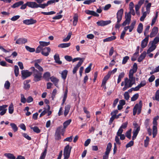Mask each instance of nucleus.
Listing matches in <instances>:
<instances>
[{"label": "nucleus", "instance_id": "nucleus-24", "mask_svg": "<svg viewBox=\"0 0 159 159\" xmlns=\"http://www.w3.org/2000/svg\"><path fill=\"white\" fill-rule=\"evenodd\" d=\"M146 55V52L145 51L143 52L139 57L138 61L139 62H141L145 58Z\"/></svg>", "mask_w": 159, "mask_h": 159}, {"label": "nucleus", "instance_id": "nucleus-58", "mask_svg": "<svg viewBox=\"0 0 159 159\" xmlns=\"http://www.w3.org/2000/svg\"><path fill=\"white\" fill-rule=\"evenodd\" d=\"M59 1V0H50L48 1L47 3L48 5L51 4H52L55 3L56 2H58Z\"/></svg>", "mask_w": 159, "mask_h": 159}, {"label": "nucleus", "instance_id": "nucleus-8", "mask_svg": "<svg viewBox=\"0 0 159 159\" xmlns=\"http://www.w3.org/2000/svg\"><path fill=\"white\" fill-rule=\"evenodd\" d=\"M62 126L58 127L55 133V137L56 139L59 140L61 139V128Z\"/></svg>", "mask_w": 159, "mask_h": 159}, {"label": "nucleus", "instance_id": "nucleus-48", "mask_svg": "<svg viewBox=\"0 0 159 159\" xmlns=\"http://www.w3.org/2000/svg\"><path fill=\"white\" fill-rule=\"evenodd\" d=\"M132 129H130L129 131H127L126 134V136L128 139H130L131 138V132Z\"/></svg>", "mask_w": 159, "mask_h": 159}, {"label": "nucleus", "instance_id": "nucleus-35", "mask_svg": "<svg viewBox=\"0 0 159 159\" xmlns=\"http://www.w3.org/2000/svg\"><path fill=\"white\" fill-rule=\"evenodd\" d=\"M143 25L142 23H140L137 29V31L138 33L140 34L143 31Z\"/></svg>", "mask_w": 159, "mask_h": 159}, {"label": "nucleus", "instance_id": "nucleus-44", "mask_svg": "<svg viewBox=\"0 0 159 159\" xmlns=\"http://www.w3.org/2000/svg\"><path fill=\"white\" fill-rule=\"evenodd\" d=\"M10 125L14 132H16L17 131L18 128L15 124L11 123L10 124Z\"/></svg>", "mask_w": 159, "mask_h": 159}, {"label": "nucleus", "instance_id": "nucleus-32", "mask_svg": "<svg viewBox=\"0 0 159 159\" xmlns=\"http://www.w3.org/2000/svg\"><path fill=\"white\" fill-rule=\"evenodd\" d=\"M70 45V43H63L59 44L58 45V47L62 48H67L69 47Z\"/></svg>", "mask_w": 159, "mask_h": 159}, {"label": "nucleus", "instance_id": "nucleus-51", "mask_svg": "<svg viewBox=\"0 0 159 159\" xmlns=\"http://www.w3.org/2000/svg\"><path fill=\"white\" fill-rule=\"evenodd\" d=\"M149 138L148 136H146V139L144 140V146L145 147H148L149 142Z\"/></svg>", "mask_w": 159, "mask_h": 159}, {"label": "nucleus", "instance_id": "nucleus-52", "mask_svg": "<svg viewBox=\"0 0 159 159\" xmlns=\"http://www.w3.org/2000/svg\"><path fill=\"white\" fill-rule=\"evenodd\" d=\"M20 96V101L21 102L24 103H25L26 102V99L24 95L23 94H21Z\"/></svg>", "mask_w": 159, "mask_h": 159}, {"label": "nucleus", "instance_id": "nucleus-26", "mask_svg": "<svg viewBox=\"0 0 159 159\" xmlns=\"http://www.w3.org/2000/svg\"><path fill=\"white\" fill-rule=\"evenodd\" d=\"M125 21L127 23V24H129L131 20V15L129 13H127L126 14L125 13Z\"/></svg>", "mask_w": 159, "mask_h": 159}, {"label": "nucleus", "instance_id": "nucleus-29", "mask_svg": "<svg viewBox=\"0 0 159 159\" xmlns=\"http://www.w3.org/2000/svg\"><path fill=\"white\" fill-rule=\"evenodd\" d=\"M24 3V2L22 1H20L18 2L15 3L11 7L13 8L18 7L22 5Z\"/></svg>", "mask_w": 159, "mask_h": 159}, {"label": "nucleus", "instance_id": "nucleus-20", "mask_svg": "<svg viewBox=\"0 0 159 159\" xmlns=\"http://www.w3.org/2000/svg\"><path fill=\"white\" fill-rule=\"evenodd\" d=\"M146 82L145 80L142 81L139 84L135 87L134 89L135 90H137V91H138L141 88L144 86L146 85Z\"/></svg>", "mask_w": 159, "mask_h": 159}, {"label": "nucleus", "instance_id": "nucleus-31", "mask_svg": "<svg viewBox=\"0 0 159 159\" xmlns=\"http://www.w3.org/2000/svg\"><path fill=\"white\" fill-rule=\"evenodd\" d=\"M78 21V16L76 14L74 15L73 17V25L75 26Z\"/></svg>", "mask_w": 159, "mask_h": 159}, {"label": "nucleus", "instance_id": "nucleus-59", "mask_svg": "<svg viewBox=\"0 0 159 159\" xmlns=\"http://www.w3.org/2000/svg\"><path fill=\"white\" fill-rule=\"evenodd\" d=\"M129 59V57L128 56H126L124 57L123 58L122 64H125Z\"/></svg>", "mask_w": 159, "mask_h": 159}, {"label": "nucleus", "instance_id": "nucleus-23", "mask_svg": "<svg viewBox=\"0 0 159 159\" xmlns=\"http://www.w3.org/2000/svg\"><path fill=\"white\" fill-rule=\"evenodd\" d=\"M30 80H26L24 82V88L26 90H28L30 87V85L29 84Z\"/></svg>", "mask_w": 159, "mask_h": 159}, {"label": "nucleus", "instance_id": "nucleus-25", "mask_svg": "<svg viewBox=\"0 0 159 159\" xmlns=\"http://www.w3.org/2000/svg\"><path fill=\"white\" fill-rule=\"evenodd\" d=\"M50 79L51 81L57 87H58L57 85L59 80L53 76L50 77Z\"/></svg>", "mask_w": 159, "mask_h": 159}, {"label": "nucleus", "instance_id": "nucleus-28", "mask_svg": "<svg viewBox=\"0 0 159 159\" xmlns=\"http://www.w3.org/2000/svg\"><path fill=\"white\" fill-rule=\"evenodd\" d=\"M156 48V45L155 44H152L151 46L149 47L147 51V53L149 54L151 52L154 51Z\"/></svg>", "mask_w": 159, "mask_h": 159}, {"label": "nucleus", "instance_id": "nucleus-63", "mask_svg": "<svg viewBox=\"0 0 159 159\" xmlns=\"http://www.w3.org/2000/svg\"><path fill=\"white\" fill-rule=\"evenodd\" d=\"M42 47H41V46L40 45L37 48L36 50V53H39L41 52V51H42L43 49Z\"/></svg>", "mask_w": 159, "mask_h": 159}, {"label": "nucleus", "instance_id": "nucleus-47", "mask_svg": "<svg viewBox=\"0 0 159 159\" xmlns=\"http://www.w3.org/2000/svg\"><path fill=\"white\" fill-rule=\"evenodd\" d=\"M14 73L16 76L17 77L19 75V69L18 67L16 65L14 66Z\"/></svg>", "mask_w": 159, "mask_h": 159}, {"label": "nucleus", "instance_id": "nucleus-3", "mask_svg": "<svg viewBox=\"0 0 159 159\" xmlns=\"http://www.w3.org/2000/svg\"><path fill=\"white\" fill-rule=\"evenodd\" d=\"M142 107V102L140 101L138 103L136 104L134 106L133 109V115L135 116L137 113L138 115L141 112Z\"/></svg>", "mask_w": 159, "mask_h": 159}, {"label": "nucleus", "instance_id": "nucleus-9", "mask_svg": "<svg viewBox=\"0 0 159 159\" xmlns=\"http://www.w3.org/2000/svg\"><path fill=\"white\" fill-rule=\"evenodd\" d=\"M31 74L32 73L28 70H24L21 71L22 78L23 80L30 76Z\"/></svg>", "mask_w": 159, "mask_h": 159}, {"label": "nucleus", "instance_id": "nucleus-33", "mask_svg": "<svg viewBox=\"0 0 159 159\" xmlns=\"http://www.w3.org/2000/svg\"><path fill=\"white\" fill-rule=\"evenodd\" d=\"M54 60L56 62L59 64H61L62 62L60 60V58L58 54H56L54 56Z\"/></svg>", "mask_w": 159, "mask_h": 159}, {"label": "nucleus", "instance_id": "nucleus-16", "mask_svg": "<svg viewBox=\"0 0 159 159\" xmlns=\"http://www.w3.org/2000/svg\"><path fill=\"white\" fill-rule=\"evenodd\" d=\"M137 65L136 63H135L133 65L132 69L130 70L129 74L134 76V74L137 71Z\"/></svg>", "mask_w": 159, "mask_h": 159}, {"label": "nucleus", "instance_id": "nucleus-42", "mask_svg": "<svg viewBox=\"0 0 159 159\" xmlns=\"http://www.w3.org/2000/svg\"><path fill=\"white\" fill-rule=\"evenodd\" d=\"M68 71L66 70H65L62 72L61 73V77L64 80H65Z\"/></svg>", "mask_w": 159, "mask_h": 159}, {"label": "nucleus", "instance_id": "nucleus-60", "mask_svg": "<svg viewBox=\"0 0 159 159\" xmlns=\"http://www.w3.org/2000/svg\"><path fill=\"white\" fill-rule=\"evenodd\" d=\"M150 26L149 25L146 26L144 32V35L146 36L147 34L148 33L149 30L150 29Z\"/></svg>", "mask_w": 159, "mask_h": 159}, {"label": "nucleus", "instance_id": "nucleus-17", "mask_svg": "<svg viewBox=\"0 0 159 159\" xmlns=\"http://www.w3.org/2000/svg\"><path fill=\"white\" fill-rule=\"evenodd\" d=\"M27 6L30 7L34 8H37L38 7V4L35 2H27Z\"/></svg>", "mask_w": 159, "mask_h": 159}, {"label": "nucleus", "instance_id": "nucleus-54", "mask_svg": "<svg viewBox=\"0 0 159 159\" xmlns=\"http://www.w3.org/2000/svg\"><path fill=\"white\" fill-rule=\"evenodd\" d=\"M148 12L147 11H145L143 13L142 16H141L140 18V21H144L145 18L146 17Z\"/></svg>", "mask_w": 159, "mask_h": 159}, {"label": "nucleus", "instance_id": "nucleus-30", "mask_svg": "<svg viewBox=\"0 0 159 159\" xmlns=\"http://www.w3.org/2000/svg\"><path fill=\"white\" fill-rule=\"evenodd\" d=\"M4 155L9 159H15L16 157L13 154L11 153H6L4 154Z\"/></svg>", "mask_w": 159, "mask_h": 159}, {"label": "nucleus", "instance_id": "nucleus-50", "mask_svg": "<svg viewBox=\"0 0 159 159\" xmlns=\"http://www.w3.org/2000/svg\"><path fill=\"white\" fill-rule=\"evenodd\" d=\"M25 48L26 49L30 52H33L35 51V49L33 48H31L28 46H26Z\"/></svg>", "mask_w": 159, "mask_h": 159}, {"label": "nucleus", "instance_id": "nucleus-34", "mask_svg": "<svg viewBox=\"0 0 159 159\" xmlns=\"http://www.w3.org/2000/svg\"><path fill=\"white\" fill-rule=\"evenodd\" d=\"M125 75V74L124 72H121L120 74L117 79V84H119L121 81V79L124 77Z\"/></svg>", "mask_w": 159, "mask_h": 159}, {"label": "nucleus", "instance_id": "nucleus-22", "mask_svg": "<svg viewBox=\"0 0 159 159\" xmlns=\"http://www.w3.org/2000/svg\"><path fill=\"white\" fill-rule=\"evenodd\" d=\"M111 76L108 73L107 75H106L104 78L102 84V86H104L105 85L106 82L109 79Z\"/></svg>", "mask_w": 159, "mask_h": 159}, {"label": "nucleus", "instance_id": "nucleus-19", "mask_svg": "<svg viewBox=\"0 0 159 159\" xmlns=\"http://www.w3.org/2000/svg\"><path fill=\"white\" fill-rule=\"evenodd\" d=\"M27 42L26 39L20 38L17 39L16 42V43L18 44H21L25 43Z\"/></svg>", "mask_w": 159, "mask_h": 159}, {"label": "nucleus", "instance_id": "nucleus-21", "mask_svg": "<svg viewBox=\"0 0 159 159\" xmlns=\"http://www.w3.org/2000/svg\"><path fill=\"white\" fill-rule=\"evenodd\" d=\"M83 62V61H79L76 66L74 67L73 70V73L74 74L76 73V71L78 70L79 68L81 66Z\"/></svg>", "mask_w": 159, "mask_h": 159}, {"label": "nucleus", "instance_id": "nucleus-40", "mask_svg": "<svg viewBox=\"0 0 159 159\" xmlns=\"http://www.w3.org/2000/svg\"><path fill=\"white\" fill-rule=\"evenodd\" d=\"M30 127L31 129H33L34 132L37 133H39L40 132V130L37 126L33 127L32 126H30Z\"/></svg>", "mask_w": 159, "mask_h": 159}, {"label": "nucleus", "instance_id": "nucleus-45", "mask_svg": "<svg viewBox=\"0 0 159 159\" xmlns=\"http://www.w3.org/2000/svg\"><path fill=\"white\" fill-rule=\"evenodd\" d=\"M9 113L10 114L13 113L14 111V107L12 103H11L8 108Z\"/></svg>", "mask_w": 159, "mask_h": 159}, {"label": "nucleus", "instance_id": "nucleus-49", "mask_svg": "<svg viewBox=\"0 0 159 159\" xmlns=\"http://www.w3.org/2000/svg\"><path fill=\"white\" fill-rule=\"evenodd\" d=\"M47 153V150L45 149L44 151L43 152L41 155L39 159H44Z\"/></svg>", "mask_w": 159, "mask_h": 159}, {"label": "nucleus", "instance_id": "nucleus-62", "mask_svg": "<svg viewBox=\"0 0 159 159\" xmlns=\"http://www.w3.org/2000/svg\"><path fill=\"white\" fill-rule=\"evenodd\" d=\"M23 136L28 140H30L31 139V138L27 134L23 133L22 134Z\"/></svg>", "mask_w": 159, "mask_h": 159}, {"label": "nucleus", "instance_id": "nucleus-43", "mask_svg": "<svg viewBox=\"0 0 159 159\" xmlns=\"http://www.w3.org/2000/svg\"><path fill=\"white\" fill-rule=\"evenodd\" d=\"M35 67L38 70L39 72L42 73L44 71L43 68L39 64L34 65Z\"/></svg>", "mask_w": 159, "mask_h": 159}, {"label": "nucleus", "instance_id": "nucleus-36", "mask_svg": "<svg viewBox=\"0 0 159 159\" xmlns=\"http://www.w3.org/2000/svg\"><path fill=\"white\" fill-rule=\"evenodd\" d=\"M70 108V106L69 105H68L65 107V110L64 112V115L65 116H66L68 114Z\"/></svg>", "mask_w": 159, "mask_h": 159}, {"label": "nucleus", "instance_id": "nucleus-10", "mask_svg": "<svg viewBox=\"0 0 159 159\" xmlns=\"http://www.w3.org/2000/svg\"><path fill=\"white\" fill-rule=\"evenodd\" d=\"M71 121V119H69L66 121H65L63 124V128L62 127L61 128V134L63 136L64 135V132L65 131V129L67 127V126L70 124Z\"/></svg>", "mask_w": 159, "mask_h": 159}, {"label": "nucleus", "instance_id": "nucleus-39", "mask_svg": "<svg viewBox=\"0 0 159 159\" xmlns=\"http://www.w3.org/2000/svg\"><path fill=\"white\" fill-rule=\"evenodd\" d=\"M72 34V33L71 32H70L68 34V35L67 37L64 39L63 40V42H66L68 41L70 38L71 35Z\"/></svg>", "mask_w": 159, "mask_h": 159}, {"label": "nucleus", "instance_id": "nucleus-11", "mask_svg": "<svg viewBox=\"0 0 159 159\" xmlns=\"http://www.w3.org/2000/svg\"><path fill=\"white\" fill-rule=\"evenodd\" d=\"M111 21L110 20L104 21L101 20L97 21L96 23L98 26H103L105 25H108L111 23Z\"/></svg>", "mask_w": 159, "mask_h": 159}, {"label": "nucleus", "instance_id": "nucleus-56", "mask_svg": "<svg viewBox=\"0 0 159 159\" xmlns=\"http://www.w3.org/2000/svg\"><path fill=\"white\" fill-rule=\"evenodd\" d=\"M139 97V94L136 93L131 98V101H135Z\"/></svg>", "mask_w": 159, "mask_h": 159}, {"label": "nucleus", "instance_id": "nucleus-2", "mask_svg": "<svg viewBox=\"0 0 159 159\" xmlns=\"http://www.w3.org/2000/svg\"><path fill=\"white\" fill-rule=\"evenodd\" d=\"M123 13V9H120L117 13V21L115 26V28L116 29H119L120 27V25L119 24V23L122 19Z\"/></svg>", "mask_w": 159, "mask_h": 159}, {"label": "nucleus", "instance_id": "nucleus-27", "mask_svg": "<svg viewBox=\"0 0 159 159\" xmlns=\"http://www.w3.org/2000/svg\"><path fill=\"white\" fill-rule=\"evenodd\" d=\"M116 37L115 36H111V37H108L103 39V41L104 42H110L115 39Z\"/></svg>", "mask_w": 159, "mask_h": 159}, {"label": "nucleus", "instance_id": "nucleus-53", "mask_svg": "<svg viewBox=\"0 0 159 159\" xmlns=\"http://www.w3.org/2000/svg\"><path fill=\"white\" fill-rule=\"evenodd\" d=\"M10 84L8 81H6L4 84L5 88L7 89H9Z\"/></svg>", "mask_w": 159, "mask_h": 159}, {"label": "nucleus", "instance_id": "nucleus-38", "mask_svg": "<svg viewBox=\"0 0 159 159\" xmlns=\"http://www.w3.org/2000/svg\"><path fill=\"white\" fill-rule=\"evenodd\" d=\"M50 76V74L48 72L45 73L43 75V77L46 80L48 81Z\"/></svg>", "mask_w": 159, "mask_h": 159}, {"label": "nucleus", "instance_id": "nucleus-55", "mask_svg": "<svg viewBox=\"0 0 159 159\" xmlns=\"http://www.w3.org/2000/svg\"><path fill=\"white\" fill-rule=\"evenodd\" d=\"M92 65V64L91 63L90 64L89 66L86 68L85 70V72L86 73H88L91 70Z\"/></svg>", "mask_w": 159, "mask_h": 159}, {"label": "nucleus", "instance_id": "nucleus-18", "mask_svg": "<svg viewBox=\"0 0 159 159\" xmlns=\"http://www.w3.org/2000/svg\"><path fill=\"white\" fill-rule=\"evenodd\" d=\"M149 37V35H148L147 37L142 41L141 47L142 48H144L146 46L148 42Z\"/></svg>", "mask_w": 159, "mask_h": 159}, {"label": "nucleus", "instance_id": "nucleus-46", "mask_svg": "<svg viewBox=\"0 0 159 159\" xmlns=\"http://www.w3.org/2000/svg\"><path fill=\"white\" fill-rule=\"evenodd\" d=\"M152 99L153 100H156L159 101V90H158L157 91L155 94V98L152 97Z\"/></svg>", "mask_w": 159, "mask_h": 159}, {"label": "nucleus", "instance_id": "nucleus-41", "mask_svg": "<svg viewBox=\"0 0 159 159\" xmlns=\"http://www.w3.org/2000/svg\"><path fill=\"white\" fill-rule=\"evenodd\" d=\"M39 43L40 44V45L41 46V47H42V48L43 47L47 46L50 44L49 42L40 41Z\"/></svg>", "mask_w": 159, "mask_h": 159}, {"label": "nucleus", "instance_id": "nucleus-13", "mask_svg": "<svg viewBox=\"0 0 159 159\" xmlns=\"http://www.w3.org/2000/svg\"><path fill=\"white\" fill-rule=\"evenodd\" d=\"M158 31V29L157 27H154L152 29V31L149 36L150 38L154 37L157 34Z\"/></svg>", "mask_w": 159, "mask_h": 159}, {"label": "nucleus", "instance_id": "nucleus-12", "mask_svg": "<svg viewBox=\"0 0 159 159\" xmlns=\"http://www.w3.org/2000/svg\"><path fill=\"white\" fill-rule=\"evenodd\" d=\"M51 51V49L49 47H45L43 48L41 51L42 54L44 56H48Z\"/></svg>", "mask_w": 159, "mask_h": 159}, {"label": "nucleus", "instance_id": "nucleus-37", "mask_svg": "<svg viewBox=\"0 0 159 159\" xmlns=\"http://www.w3.org/2000/svg\"><path fill=\"white\" fill-rule=\"evenodd\" d=\"M136 23V21L135 20L134 21L132 22L130 26H128V27H129V32H131L134 28Z\"/></svg>", "mask_w": 159, "mask_h": 159}, {"label": "nucleus", "instance_id": "nucleus-61", "mask_svg": "<svg viewBox=\"0 0 159 159\" xmlns=\"http://www.w3.org/2000/svg\"><path fill=\"white\" fill-rule=\"evenodd\" d=\"M159 42V38L157 37H156L154 39L152 44H155Z\"/></svg>", "mask_w": 159, "mask_h": 159}, {"label": "nucleus", "instance_id": "nucleus-64", "mask_svg": "<svg viewBox=\"0 0 159 159\" xmlns=\"http://www.w3.org/2000/svg\"><path fill=\"white\" fill-rule=\"evenodd\" d=\"M151 4L150 3H148L146 7V11L148 13V14L150 12V8L151 7Z\"/></svg>", "mask_w": 159, "mask_h": 159}, {"label": "nucleus", "instance_id": "nucleus-6", "mask_svg": "<svg viewBox=\"0 0 159 159\" xmlns=\"http://www.w3.org/2000/svg\"><path fill=\"white\" fill-rule=\"evenodd\" d=\"M133 125L134 126V128L133 131V135L132 136V139L134 140L135 139L140 130V127L138 125V124L136 123H134Z\"/></svg>", "mask_w": 159, "mask_h": 159}, {"label": "nucleus", "instance_id": "nucleus-14", "mask_svg": "<svg viewBox=\"0 0 159 159\" xmlns=\"http://www.w3.org/2000/svg\"><path fill=\"white\" fill-rule=\"evenodd\" d=\"M23 22L24 24L28 25L36 23L37 21L36 20L31 18L30 19L24 20H23Z\"/></svg>", "mask_w": 159, "mask_h": 159}, {"label": "nucleus", "instance_id": "nucleus-7", "mask_svg": "<svg viewBox=\"0 0 159 159\" xmlns=\"http://www.w3.org/2000/svg\"><path fill=\"white\" fill-rule=\"evenodd\" d=\"M33 73L34 80L35 82L39 81L41 80L42 78V73L39 72L38 70H35Z\"/></svg>", "mask_w": 159, "mask_h": 159}, {"label": "nucleus", "instance_id": "nucleus-5", "mask_svg": "<svg viewBox=\"0 0 159 159\" xmlns=\"http://www.w3.org/2000/svg\"><path fill=\"white\" fill-rule=\"evenodd\" d=\"M71 147H70L69 145H66L64 150V159H68L70 155Z\"/></svg>", "mask_w": 159, "mask_h": 159}, {"label": "nucleus", "instance_id": "nucleus-1", "mask_svg": "<svg viewBox=\"0 0 159 159\" xmlns=\"http://www.w3.org/2000/svg\"><path fill=\"white\" fill-rule=\"evenodd\" d=\"M135 77L133 75L129 74V79L125 78V86L123 88V91L130 88L135 83Z\"/></svg>", "mask_w": 159, "mask_h": 159}, {"label": "nucleus", "instance_id": "nucleus-4", "mask_svg": "<svg viewBox=\"0 0 159 159\" xmlns=\"http://www.w3.org/2000/svg\"><path fill=\"white\" fill-rule=\"evenodd\" d=\"M159 118V116H157L153 118V126L152 129H153V138H155L157 134V120H158Z\"/></svg>", "mask_w": 159, "mask_h": 159}, {"label": "nucleus", "instance_id": "nucleus-15", "mask_svg": "<svg viewBox=\"0 0 159 159\" xmlns=\"http://www.w3.org/2000/svg\"><path fill=\"white\" fill-rule=\"evenodd\" d=\"M7 105H4L1 106H0V115L2 116L5 114L7 110L6 108L7 107Z\"/></svg>", "mask_w": 159, "mask_h": 159}, {"label": "nucleus", "instance_id": "nucleus-57", "mask_svg": "<svg viewBox=\"0 0 159 159\" xmlns=\"http://www.w3.org/2000/svg\"><path fill=\"white\" fill-rule=\"evenodd\" d=\"M96 1L95 0H88L84 1L83 3L85 4L89 5L92 2H94Z\"/></svg>", "mask_w": 159, "mask_h": 159}]
</instances>
